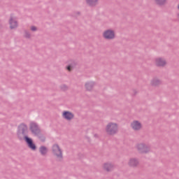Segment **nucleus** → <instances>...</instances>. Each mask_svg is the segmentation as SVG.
Segmentation results:
<instances>
[{
  "label": "nucleus",
  "mask_w": 179,
  "mask_h": 179,
  "mask_svg": "<svg viewBox=\"0 0 179 179\" xmlns=\"http://www.w3.org/2000/svg\"><path fill=\"white\" fill-rule=\"evenodd\" d=\"M67 69H68L69 71H71V66H69L67 67Z\"/></svg>",
  "instance_id": "nucleus-20"
},
{
  "label": "nucleus",
  "mask_w": 179,
  "mask_h": 179,
  "mask_svg": "<svg viewBox=\"0 0 179 179\" xmlns=\"http://www.w3.org/2000/svg\"><path fill=\"white\" fill-rule=\"evenodd\" d=\"M155 63L157 66H166L167 62L162 57H157L155 59Z\"/></svg>",
  "instance_id": "nucleus-6"
},
{
  "label": "nucleus",
  "mask_w": 179,
  "mask_h": 179,
  "mask_svg": "<svg viewBox=\"0 0 179 179\" xmlns=\"http://www.w3.org/2000/svg\"><path fill=\"white\" fill-rule=\"evenodd\" d=\"M39 152L41 153V155H45L47 154V152H48V149L47 148V147L41 146L39 148Z\"/></svg>",
  "instance_id": "nucleus-15"
},
{
  "label": "nucleus",
  "mask_w": 179,
  "mask_h": 179,
  "mask_svg": "<svg viewBox=\"0 0 179 179\" xmlns=\"http://www.w3.org/2000/svg\"><path fill=\"white\" fill-rule=\"evenodd\" d=\"M103 36L106 40H113L115 37V33L111 29H108L103 32Z\"/></svg>",
  "instance_id": "nucleus-4"
},
{
  "label": "nucleus",
  "mask_w": 179,
  "mask_h": 179,
  "mask_svg": "<svg viewBox=\"0 0 179 179\" xmlns=\"http://www.w3.org/2000/svg\"><path fill=\"white\" fill-rule=\"evenodd\" d=\"M139 164V161L136 158H131L129 162V166L131 167H136Z\"/></svg>",
  "instance_id": "nucleus-12"
},
{
  "label": "nucleus",
  "mask_w": 179,
  "mask_h": 179,
  "mask_svg": "<svg viewBox=\"0 0 179 179\" xmlns=\"http://www.w3.org/2000/svg\"><path fill=\"white\" fill-rule=\"evenodd\" d=\"M52 152L53 153L54 156L57 157H62V151L59 146L57 144H55L52 147Z\"/></svg>",
  "instance_id": "nucleus-3"
},
{
  "label": "nucleus",
  "mask_w": 179,
  "mask_h": 179,
  "mask_svg": "<svg viewBox=\"0 0 179 179\" xmlns=\"http://www.w3.org/2000/svg\"><path fill=\"white\" fill-rule=\"evenodd\" d=\"M30 129L31 132L35 135L40 134V129H38V126H37V124L34 122H31L30 124Z\"/></svg>",
  "instance_id": "nucleus-7"
},
{
  "label": "nucleus",
  "mask_w": 179,
  "mask_h": 179,
  "mask_svg": "<svg viewBox=\"0 0 179 179\" xmlns=\"http://www.w3.org/2000/svg\"><path fill=\"white\" fill-rule=\"evenodd\" d=\"M154 2H155L157 5L163 6L166 5L167 0H154Z\"/></svg>",
  "instance_id": "nucleus-16"
},
{
  "label": "nucleus",
  "mask_w": 179,
  "mask_h": 179,
  "mask_svg": "<svg viewBox=\"0 0 179 179\" xmlns=\"http://www.w3.org/2000/svg\"><path fill=\"white\" fill-rule=\"evenodd\" d=\"M89 6H96L99 3V0H85Z\"/></svg>",
  "instance_id": "nucleus-13"
},
{
  "label": "nucleus",
  "mask_w": 179,
  "mask_h": 179,
  "mask_svg": "<svg viewBox=\"0 0 179 179\" xmlns=\"http://www.w3.org/2000/svg\"><path fill=\"white\" fill-rule=\"evenodd\" d=\"M130 127L133 131H141L142 129V123L138 120H134L131 124Z\"/></svg>",
  "instance_id": "nucleus-5"
},
{
  "label": "nucleus",
  "mask_w": 179,
  "mask_h": 179,
  "mask_svg": "<svg viewBox=\"0 0 179 179\" xmlns=\"http://www.w3.org/2000/svg\"><path fill=\"white\" fill-rule=\"evenodd\" d=\"M25 141H26L29 148H30V149H31L32 150H36V145L34 143H33V140H31V138L26 136Z\"/></svg>",
  "instance_id": "nucleus-9"
},
{
  "label": "nucleus",
  "mask_w": 179,
  "mask_h": 179,
  "mask_svg": "<svg viewBox=\"0 0 179 179\" xmlns=\"http://www.w3.org/2000/svg\"><path fill=\"white\" fill-rule=\"evenodd\" d=\"M135 148L138 150V153H149L150 152V146L146 143H138Z\"/></svg>",
  "instance_id": "nucleus-2"
},
{
  "label": "nucleus",
  "mask_w": 179,
  "mask_h": 179,
  "mask_svg": "<svg viewBox=\"0 0 179 179\" xmlns=\"http://www.w3.org/2000/svg\"><path fill=\"white\" fill-rule=\"evenodd\" d=\"M19 131L22 134H24V131H27V126H26V124H20L19 127Z\"/></svg>",
  "instance_id": "nucleus-14"
},
{
  "label": "nucleus",
  "mask_w": 179,
  "mask_h": 179,
  "mask_svg": "<svg viewBox=\"0 0 179 179\" xmlns=\"http://www.w3.org/2000/svg\"><path fill=\"white\" fill-rule=\"evenodd\" d=\"M10 29H16L17 27V22L13 17H10L9 20Z\"/></svg>",
  "instance_id": "nucleus-10"
},
{
  "label": "nucleus",
  "mask_w": 179,
  "mask_h": 179,
  "mask_svg": "<svg viewBox=\"0 0 179 179\" xmlns=\"http://www.w3.org/2000/svg\"><path fill=\"white\" fill-rule=\"evenodd\" d=\"M31 30L32 31H36V30H37V27H34V26L31 27Z\"/></svg>",
  "instance_id": "nucleus-19"
},
{
  "label": "nucleus",
  "mask_w": 179,
  "mask_h": 179,
  "mask_svg": "<svg viewBox=\"0 0 179 179\" xmlns=\"http://www.w3.org/2000/svg\"><path fill=\"white\" fill-rule=\"evenodd\" d=\"M62 117L64 118V120H67V121H71V120L73 119V115L69 111H64L62 113Z\"/></svg>",
  "instance_id": "nucleus-8"
},
{
  "label": "nucleus",
  "mask_w": 179,
  "mask_h": 179,
  "mask_svg": "<svg viewBox=\"0 0 179 179\" xmlns=\"http://www.w3.org/2000/svg\"><path fill=\"white\" fill-rule=\"evenodd\" d=\"M159 83H160V81H159V80H155L152 81V85L154 86H156V85H159Z\"/></svg>",
  "instance_id": "nucleus-18"
},
{
  "label": "nucleus",
  "mask_w": 179,
  "mask_h": 179,
  "mask_svg": "<svg viewBox=\"0 0 179 179\" xmlns=\"http://www.w3.org/2000/svg\"><path fill=\"white\" fill-rule=\"evenodd\" d=\"M105 132L107 135H115L118 132V124L115 122H109L105 127Z\"/></svg>",
  "instance_id": "nucleus-1"
},
{
  "label": "nucleus",
  "mask_w": 179,
  "mask_h": 179,
  "mask_svg": "<svg viewBox=\"0 0 179 179\" xmlns=\"http://www.w3.org/2000/svg\"><path fill=\"white\" fill-rule=\"evenodd\" d=\"M93 86H94L93 83H87L85 84V87L87 90H92V89L93 88Z\"/></svg>",
  "instance_id": "nucleus-17"
},
{
  "label": "nucleus",
  "mask_w": 179,
  "mask_h": 179,
  "mask_svg": "<svg viewBox=\"0 0 179 179\" xmlns=\"http://www.w3.org/2000/svg\"><path fill=\"white\" fill-rule=\"evenodd\" d=\"M103 169L106 171H113L114 170V165H113L111 163H105L103 164Z\"/></svg>",
  "instance_id": "nucleus-11"
}]
</instances>
